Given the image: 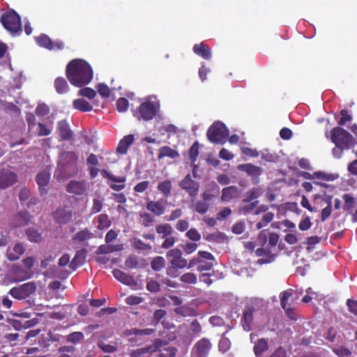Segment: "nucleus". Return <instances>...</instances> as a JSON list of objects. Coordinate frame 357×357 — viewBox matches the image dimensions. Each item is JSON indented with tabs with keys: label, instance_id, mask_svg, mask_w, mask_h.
Returning a JSON list of instances; mask_svg holds the SVG:
<instances>
[{
	"label": "nucleus",
	"instance_id": "6",
	"mask_svg": "<svg viewBox=\"0 0 357 357\" xmlns=\"http://www.w3.org/2000/svg\"><path fill=\"white\" fill-rule=\"evenodd\" d=\"M37 286L34 282H29L18 287L12 288L9 294L15 298L25 299L33 294L36 290Z\"/></svg>",
	"mask_w": 357,
	"mask_h": 357
},
{
	"label": "nucleus",
	"instance_id": "19",
	"mask_svg": "<svg viewBox=\"0 0 357 357\" xmlns=\"http://www.w3.org/2000/svg\"><path fill=\"white\" fill-rule=\"evenodd\" d=\"M57 129L59 137L63 141L73 140V132L70 130L68 123L66 120L59 121L57 123Z\"/></svg>",
	"mask_w": 357,
	"mask_h": 357
},
{
	"label": "nucleus",
	"instance_id": "33",
	"mask_svg": "<svg viewBox=\"0 0 357 357\" xmlns=\"http://www.w3.org/2000/svg\"><path fill=\"white\" fill-rule=\"evenodd\" d=\"M36 41L38 45L45 47L49 50H53V40L46 34H41L36 38Z\"/></svg>",
	"mask_w": 357,
	"mask_h": 357
},
{
	"label": "nucleus",
	"instance_id": "64",
	"mask_svg": "<svg viewBox=\"0 0 357 357\" xmlns=\"http://www.w3.org/2000/svg\"><path fill=\"white\" fill-rule=\"evenodd\" d=\"M176 239L174 236H172V235L164 238V241L161 244V248L162 249H169L174 246V243H176Z\"/></svg>",
	"mask_w": 357,
	"mask_h": 357
},
{
	"label": "nucleus",
	"instance_id": "51",
	"mask_svg": "<svg viewBox=\"0 0 357 357\" xmlns=\"http://www.w3.org/2000/svg\"><path fill=\"white\" fill-rule=\"evenodd\" d=\"M199 143L196 141L193 143L188 151L189 158L192 163H194L197 160V158L199 155Z\"/></svg>",
	"mask_w": 357,
	"mask_h": 357
},
{
	"label": "nucleus",
	"instance_id": "59",
	"mask_svg": "<svg viewBox=\"0 0 357 357\" xmlns=\"http://www.w3.org/2000/svg\"><path fill=\"white\" fill-rule=\"evenodd\" d=\"M96 88L102 97L108 98L110 96V89L106 84L103 83L98 84Z\"/></svg>",
	"mask_w": 357,
	"mask_h": 357
},
{
	"label": "nucleus",
	"instance_id": "3",
	"mask_svg": "<svg viewBox=\"0 0 357 357\" xmlns=\"http://www.w3.org/2000/svg\"><path fill=\"white\" fill-rule=\"evenodd\" d=\"M326 135V137L330 138L336 146V148L333 150L334 155L337 151H340L342 153L343 150L349 149L350 146L354 144L353 136L345 129L339 126L333 128L330 132V135L328 133Z\"/></svg>",
	"mask_w": 357,
	"mask_h": 357
},
{
	"label": "nucleus",
	"instance_id": "25",
	"mask_svg": "<svg viewBox=\"0 0 357 357\" xmlns=\"http://www.w3.org/2000/svg\"><path fill=\"white\" fill-rule=\"evenodd\" d=\"M86 255V250L82 249L76 252L73 260L70 264V268L73 271L84 264Z\"/></svg>",
	"mask_w": 357,
	"mask_h": 357
},
{
	"label": "nucleus",
	"instance_id": "11",
	"mask_svg": "<svg viewBox=\"0 0 357 357\" xmlns=\"http://www.w3.org/2000/svg\"><path fill=\"white\" fill-rule=\"evenodd\" d=\"M52 215L58 224L65 225L71 221L73 218V211L68 206H60L53 212Z\"/></svg>",
	"mask_w": 357,
	"mask_h": 357
},
{
	"label": "nucleus",
	"instance_id": "32",
	"mask_svg": "<svg viewBox=\"0 0 357 357\" xmlns=\"http://www.w3.org/2000/svg\"><path fill=\"white\" fill-rule=\"evenodd\" d=\"M73 107L81 112H90L92 110V105L83 98L75 99L73 101Z\"/></svg>",
	"mask_w": 357,
	"mask_h": 357
},
{
	"label": "nucleus",
	"instance_id": "18",
	"mask_svg": "<svg viewBox=\"0 0 357 357\" xmlns=\"http://www.w3.org/2000/svg\"><path fill=\"white\" fill-rule=\"evenodd\" d=\"M255 308L252 306H248L244 308L243 315L241 319V324L244 331L248 332L252 329L253 313Z\"/></svg>",
	"mask_w": 357,
	"mask_h": 357
},
{
	"label": "nucleus",
	"instance_id": "1",
	"mask_svg": "<svg viewBox=\"0 0 357 357\" xmlns=\"http://www.w3.org/2000/svg\"><path fill=\"white\" fill-rule=\"evenodd\" d=\"M66 74L70 84L77 87L88 84L93 78L91 66L80 59H73L68 63Z\"/></svg>",
	"mask_w": 357,
	"mask_h": 357
},
{
	"label": "nucleus",
	"instance_id": "2",
	"mask_svg": "<svg viewBox=\"0 0 357 357\" xmlns=\"http://www.w3.org/2000/svg\"><path fill=\"white\" fill-rule=\"evenodd\" d=\"M77 159L74 151H63L59 154L57 168L54 172V177L57 181H62L77 172Z\"/></svg>",
	"mask_w": 357,
	"mask_h": 357
},
{
	"label": "nucleus",
	"instance_id": "21",
	"mask_svg": "<svg viewBox=\"0 0 357 357\" xmlns=\"http://www.w3.org/2000/svg\"><path fill=\"white\" fill-rule=\"evenodd\" d=\"M193 52L205 60H210L212 57V52L209 47L202 42L195 44L192 48Z\"/></svg>",
	"mask_w": 357,
	"mask_h": 357
},
{
	"label": "nucleus",
	"instance_id": "30",
	"mask_svg": "<svg viewBox=\"0 0 357 357\" xmlns=\"http://www.w3.org/2000/svg\"><path fill=\"white\" fill-rule=\"evenodd\" d=\"M93 238V234L87 228L77 231L73 237L75 242H84Z\"/></svg>",
	"mask_w": 357,
	"mask_h": 357
},
{
	"label": "nucleus",
	"instance_id": "47",
	"mask_svg": "<svg viewBox=\"0 0 357 357\" xmlns=\"http://www.w3.org/2000/svg\"><path fill=\"white\" fill-rule=\"evenodd\" d=\"M84 337L83 333L77 331L70 333L66 336V340L68 342L73 343L75 344L80 342Z\"/></svg>",
	"mask_w": 357,
	"mask_h": 357
},
{
	"label": "nucleus",
	"instance_id": "14",
	"mask_svg": "<svg viewBox=\"0 0 357 357\" xmlns=\"http://www.w3.org/2000/svg\"><path fill=\"white\" fill-rule=\"evenodd\" d=\"M17 181V175L7 169H0V189H6Z\"/></svg>",
	"mask_w": 357,
	"mask_h": 357
},
{
	"label": "nucleus",
	"instance_id": "41",
	"mask_svg": "<svg viewBox=\"0 0 357 357\" xmlns=\"http://www.w3.org/2000/svg\"><path fill=\"white\" fill-rule=\"evenodd\" d=\"M151 268L155 271H160L165 266V260L161 256L155 257L151 262Z\"/></svg>",
	"mask_w": 357,
	"mask_h": 357
},
{
	"label": "nucleus",
	"instance_id": "60",
	"mask_svg": "<svg viewBox=\"0 0 357 357\" xmlns=\"http://www.w3.org/2000/svg\"><path fill=\"white\" fill-rule=\"evenodd\" d=\"M79 95L86 97L89 99H93L96 96V91L91 88L85 87L79 91Z\"/></svg>",
	"mask_w": 357,
	"mask_h": 357
},
{
	"label": "nucleus",
	"instance_id": "16",
	"mask_svg": "<svg viewBox=\"0 0 357 357\" xmlns=\"http://www.w3.org/2000/svg\"><path fill=\"white\" fill-rule=\"evenodd\" d=\"M89 185L84 181H70L66 185V190L68 193L76 195H86Z\"/></svg>",
	"mask_w": 357,
	"mask_h": 357
},
{
	"label": "nucleus",
	"instance_id": "17",
	"mask_svg": "<svg viewBox=\"0 0 357 357\" xmlns=\"http://www.w3.org/2000/svg\"><path fill=\"white\" fill-rule=\"evenodd\" d=\"M31 220V215L26 211H21L12 218L10 225L13 228H19L27 225Z\"/></svg>",
	"mask_w": 357,
	"mask_h": 357
},
{
	"label": "nucleus",
	"instance_id": "20",
	"mask_svg": "<svg viewBox=\"0 0 357 357\" xmlns=\"http://www.w3.org/2000/svg\"><path fill=\"white\" fill-rule=\"evenodd\" d=\"M36 183L38 185L40 193L42 195L47 194V190L45 188L49 184L50 180V174L48 172L43 171L38 173L36 177Z\"/></svg>",
	"mask_w": 357,
	"mask_h": 357
},
{
	"label": "nucleus",
	"instance_id": "4",
	"mask_svg": "<svg viewBox=\"0 0 357 357\" xmlns=\"http://www.w3.org/2000/svg\"><path fill=\"white\" fill-rule=\"evenodd\" d=\"M3 27L13 36L20 35L22 32L21 17L14 10H8L1 17Z\"/></svg>",
	"mask_w": 357,
	"mask_h": 357
},
{
	"label": "nucleus",
	"instance_id": "43",
	"mask_svg": "<svg viewBox=\"0 0 357 357\" xmlns=\"http://www.w3.org/2000/svg\"><path fill=\"white\" fill-rule=\"evenodd\" d=\"M343 199L344 200L343 209L344 211H350V213H351V210L353 209L356 204L355 198L349 194H344L343 195Z\"/></svg>",
	"mask_w": 357,
	"mask_h": 357
},
{
	"label": "nucleus",
	"instance_id": "24",
	"mask_svg": "<svg viewBox=\"0 0 357 357\" xmlns=\"http://www.w3.org/2000/svg\"><path fill=\"white\" fill-rule=\"evenodd\" d=\"M133 135H128L124 136L119 142V144L116 147V152L122 155L126 154L129 146L133 143Z\"/></svg>",
	"mask_w": 357,
	"mask_h": 357
},
{
	"label": "nucleus",
	"instance_id": "37",
	"mask_svg": "<svg viewBox=\"0 0 357 357\" xmlns=\"http://www.w3.org/2000/svg\"><path fill=\"white\" fill-rule=\"evenodd\" d=\"M155 330L154 328H144V329H137V328H131L127 330L126 331V335L128 336L130 335H151L153 333H155Z\"/></svg>",
	"mask_w": 357,
	"mask_h": 357
},
{
	"label": "nucleus",
	"instance_id": "15",
	"mask_svg": "<svg viewBox=\"0 0 357 357\" xmlns=\"http://www.w3.org/2000/svg\"><path fill=\"white\" fill-rule=\"evenodd\" d=\"M299 175L305 179H317L324 181H333L338 177L337 174L331 173L328 174L321 171L314 172L312 174H310L307 172H301Z\"/></svg>",
	"mask_w": 357,
	"mask_h": 357
},
{
	"label": "nucleus",
	"instance_id": "48",
	"mask_svg": "<svg viewBox=\"0 0 357 357\" xmlns=\"http://www.w3.org/2000/svg\"><path fill=\"white\" fill-rule=\"evenodd\" d=\"M147 353H152V348L149 346L137 349H132L130 351L129 356L130 357H142Z\"/></svg>",
	"mask_w": 357,
	"mask_h": 357
},
{
	"label": "nucleus",
	"instance_id": "42",
	"mask_svg": "<svg viewBox=\"0 0 357 357\" xmlns=\"http://www.w3.org/2000/svg\"><path fill=\"white\" fill-rule=\"evenodd\" d=\"M14 273L16 274L15 280L16 281H23L29 279L31 276V273L27 271L24 270L20 267H17L13 269Z\"/></svg>",
	"mask_w": 357,
	"mask_h": 357
},
{
	"label": "nucleus",
	"instance_id": "27",
	"mask_svg": "<svg viewBox=\"0 0 357 357\" xmlns=\"http://www.w3.org/2000/svg\"><path fill=\"white\" fill-rule=\"evenodd\" d=\"M114 277L119 282L124 284L130 285L134 282V278L132 276L128 275L125 272L119 270L114 269L112 271Z\"/></svg>",
	"mask_w": 357,
	"mask_h": 357
},
{
	"label": "nucleus",
	"instance_id": "5",
	"mask_svg": "<svg viewBox=\"0 0 357 357\" xmlns=\"http://www.w3.org/2000/svg\"><path fill=\"white\" fill-rule=\"evenodd\" d=\"M206 135L211 142L223 144L229 136V130L223 123L216 121L208 128Z\"/></svg>",
	"mask_w": 357,
	"mask_h": 357
},
{
	"label": "nucleus",
	"instance_id": "22",
	"mask_svg": "<svg viewBox=\"0 0 357 357\" xmlns=\"http://www.w3.org/2000/svg\"><path fill=\"white\" fill-rule=\"evenodd\" d=\"M146 209L156 216L162 215L165 211L163 199H161L158 201H148L146 202Z\"/></svg>",
	"mask_w": 357,
	"mask_h": 357
},
{
	"label": "nucleus",
	"instance_id": "7",
	"mask_svg": "<svg viewBox=\"0 0 357 357\" xmlns=\"http://www.w3.org/2000/svg\"><path fill=\"white\" fill-rule=\"evenodd\" d=\"M166 257L170 265L176 266L179 269L184 268L188 265L187 259L183 257L182 251L178 248L168 250L166 253Z\"/></svg>",
	"mask_w": 357,
	"mask_h": 357
},
{
	"label": "nucleus",
	"instance_id": "36",
	"mask_svg": "<svg viewBox=\"0 0 357 357\" xmlns=\"http://www.w3.org/2000/svg\"><path fill=\"white\" fill-rule=\"evenodd\" d=\"M25 233L28 239L31 242L40 243L43 240L41 234L34 227H29Z\"/></svg>",
	"mask_w": 357,
	"mask_h": 357
},
{
	"label": "nucleus",
	"instance_id": "40",
	"mask_svg": "<svg viewBox=\"0 0 357 357\" xmlns=\"http://www.w3.org/2000/svg\"><path fill=\"white\" fill-rule=\"evenodd\" d=\"M192 207L197 213L203 215L208 211L210 204L204 201L199 200L192 205Z\"/></svg>",
	"mask_w": 357,
	"mask_h": 357
},
{
	"label": "nucleus",
	"instance_id": "29",
	"mask_svg": "<svg viewBox=\"0 0 357 357\" xmlns=\"http://www.w3.org/2000/svg\"><path fill=\"white\" fill-rule=\"evenodd\" d=\"M155 231L164 239L174 233V229L169 223L159 224L155 226Z\"/></svg>",
	"mask_w": 357,
	"mask_h": 357
},
{
	"label": "nucleus",
	"instance_id": "8",
	"mask_svg": "<svg viewBox=\"0 0 357 357\" xmlns=\"http://www.w3.org/2000/svg\"><path fill=\"white\" fill-rule=\"evenodd\" d=\"M179 186L184 190L191 197L198 195L199 184L197 181L192 179L190 174H188L180 182Z\"/></svg>",
	"mask_w": 357,
	"mask_h": 357
},
{
	"label": "nucleus",
	"instance_id": "56",
	"mask_svg": "<svg viewBox=\"0 0 357 357\" xmlns=\"http://www.w3.org/2000/svg\"><path fill=\"white\" fill-rule=\"evenodd\" d=\"M181 281L184 283L195 284L197 283V279L195 274L186 273L181 277Z\"/></svg>",
	"mask_w": 357,
	"mask_h": 357
},
{
	"label": "nucleus",
	"instance_id": "53",
	"mask_svg": "<svg viewBox=\"0 0 357 357\" xmlns=\"http://www.w3.org/2000/svg\"><path fill=\"white\" fill-rule=\"evenodd\" d=\"M291 296L292 293L290 289L282 292L280 295V305L283 310H286L287 307H289L290 304L288 303V300Z\"/></svg>",
	"mask_w": 357,
	"mask_h": 357
},
{
	"label": "nucleus",
	"instance_id": "9",
	"mask_svg": "<svg viewBox=\"0 0 357 357\" xmlns=\"http://www.w3.org/2000/svg\"><path fill=\"white\" fill-rule=\"evenodd\" d=\"M211 348V341L206 337H203L195 344L192 353L196 357H207Z\"/></svg>",
	"mask_w": 357,
	"mask_h": 357
},
{
	"label": "nucleus",
	"instance_id": "44",
	"mask_svg": "<svg viewBox=\"0 0 357 357\" xmlns=\"http://www.w3.org/2000/svg\"><path fill=\"white\" fill-rule=\"evenodd\" d=\"M98 223L97 227L100 230L108 228L111 225L108 215L104 213L98 216Z\"/></svg>",
	"mask_w": 357,
	"mask_h": 357
},
{
	"label": "nucleus",
	"instance_id": "57",
	"mask_svg": "<svg viewBox=\"0 0 357 357\" xmlns=\"http://www.w3.org/2000/svg\"><path fill=\"white\" fill-rule=\"evenodd\" d=\"M185 236L192 241H199L201 239V234L197 229L191 228L185 233Z\"/></svg>",
	"mask_w": 357,
	"mask_h": 357
},
{
	"label": "nucleus",
	"instance_id": "28",
	"mask_svg": "<svg viewBox=\"0 0 357 357\" xmlns=\"http://www.w3.org/2000/svg\"><path fill=\"white\" fill-rule=\"evenodd\" d=\"M24 247L22 243H16L12 251H7L6 255L10 261H15L20 259V256L24 254Z\"/></svg>",
	"mask_w": 357,
	"mask_h": 357
},
{
	"label": "nucleus",
	"instance_id": "63",
	"mask_svg": "<svg viewBox=\"0 0 357 357\" xmlns=\"http://www.w3.org/2000/svg\"><path fill=\"white\" fill-rule=\"evenodd\" d=\"M333 352L339 357H347L351 354V351L344 347L333 349Z\"/></svg>",
	"mask_w": 357,
	"mask_h": 357
},
{
	"label": "nucleus",
	"instance_id": "55",
	"mask_svg": "<svg viewBox=\"0 0 357 357\" xmlns=\"http://www.w3.org/2000/svg\"><path fill=\"white\" fill-rule=\"evenodd\" d=\"M125 265L130 269L137 268L139 266L138 257L133 255H129L125 261Z\"/></svg>",
	"mask_w": 357,
	"mask_h": 357
},
{
	"label": "nucleus",
	"instance_id": "34",
	"mask_svg": "<svg viewBox=\"0 0 357 357\" xmlns=\"http://www.w3.org/2000/svg\"><path fill=\"white\" fill-rule=\"evenodd\" d=\"M268 349L267 341L264 339H259L254 346L253 350L257 357H260L264 351Z\"/></svg>",
	"mask_w": 357,
	"mask_h": 357
},
{
	"label": "nucleus",
	"instance_id": "61",
	"mask_svg": "<svg viewBox=\"0 0 357 357\" xmlns=\"http://www.w3.org/2000/svg\"><path fill=\"white\" fill-rule=\"evenodd\" d=\"M167 344L165 341L161 339H156L154 340L153 345H149V347L152 348V353L161 351L163 347Z\"/></svg>",
	"mask_w": 357,
	"mask_h": 357
},
{
	"label": "nucleus",
	"instance_id": "50",
	"mask_svg": "<svg viewBox=\"0 0 357 357\" xmlns=\"http://www.w3.org/2000/svg\"><path fill=\"white\" fill-rule=\"evenodd\" d=\"M101 175L104 178H107L114 182L116 183H125L126 181V178L125 176H116L110 173H109L106 169H101L100 171Z\"/></svg>",
	"mask_w": 357,
	"mask_h": 357
},
{
	"label": "nucleus",
	"instance_id": "10",
	"mask_svg": "<svg viewBox=\"0 0 357 357\" xmlns=\"http://www.w3.org/2000/svg\"><path fill=\"white\" fill-rule=\"evenodd\" d=\"M138 113L139 114V119L149 121L156 115L157 109L153 102H144L139 105Z\"/></svg>",
	"mask_w": 357,
	"mask_h": 357
},
{
	"label": "nucleus",
	"instance_id": "49",
	"mask_svg": "<svg viewBox=\"0 0 357 357\" xmlns=\"http://www.w3.org/2000/svg\"><path fill=\"white\" fill-rule=\"evenodd\" d=\"M190 330L194 337H199L201 335L202 328L197 319H195L190 323Z\"/></svg>",
	"mask_w": 357,
	"mask_h": 357
},
{
	"label": "nucleus",
	"instance_id": "46",
	"mask_svg": "<svg viewBox=\"0 0 357 357\" xmlns=\"http://www.w3.org/2000/svg\"><path fill=\"white\" fill-rule=\"evenodd\" d=\"M174 312L176 314L181 315L182 317H187V316H195L196 315V311L189 308L186 306H179L178 307H176L174 309Z\"/></svg>",
	"mask_w": 357,
	"mask_h": 357
},
{
	"label": "nucleus",
	"instance_id": "26",
	"mask_svg": "<svg viewBox=\"0 0 357 357\" xmlns=\"http://www.w3.org/2000/svg\"><path fill=\"white\" fill-rule=\"evenodd\" d=\"M263 192L264 191L262 188L259 186L252 188L246 192L245 197L242 200V203H248L255 201L263 194Z\"/></svg>",
	"mask_w": 357,
	"mask_h": 357
},
{
	"label": "nucleus",
	"instance_id": "13",
	"mask_svg": "<svg viewBox=\"0 0 357 357\" xmlns=\"http://www.w3.org/2000/svg\"><path fill=\"white\" fill-rule=\"evenodd\" d=\"M272 248L266 245L256 250V255L261 257L257 260L258 264H269L275 259L277 255L273 252Z\"/></svg>",
	"mask_w": 357,
	"mask_h": 357
},
{
	"label": "nucleus",
	"instance_id": "23",
	"mask_svg": "<svg viewBox=\"0 0 357 357\" xmlns=\"http://www.w3.org/2000/svg\"><path fill=\"white\" fill-rule=\"evenodd\" d=\"M240 192L236 186L231 185L222 189L221 199L223 202H229L233 199L238 198Z\"/></svg>",
	"mask_w": 357,
	"mask_h": 357
},
{
	"label": "nucleus",
	"instance_id": "38",
	"mask_svg": "<svg viewBox=\"0 0 357 357\" xmlns=\"http://www.w3.org/2000/svg\"><path fill=\"white\" fill-rule=\"evenodd\" d=\"M244 204V205H242L239 207L238 211L241 214L247 215L251 213L256 208L259 204V201L255 200L253 202Z\"/></svg>",
	"mask_w": 357,
	"mask_h": 357
},
{
	"label": "nucleus",
	"instance_id": "62",
	"mask_svg": "<svg viewBox=\"0 0 357 357\" xmlns=\"http://www.w3.org/2000/svg\"><path fill=\"white\" fill-rule=\"evenodd\" d=\"M139 215H140V218H142V220H143L142 225L145 227H148L153 224L154 219H153V217L150 213H140Z\"/></svg>",
	"mask_w": 357,
	"mask_h": 357
},
{
	"label": "nucleus",
	"instance_id": "39",
	"mask_svg": "<svg viewBox=\"0 0 357 357\" xmlns=\"http://www.w3.org/2000/svg\"><path fill=\"white\" fill-rule=\"evenodd\" d=\"M158 190L164 195L168 197L171 194L172 183L169 180L160 182L158 185Z\"/></svg>",
	"mask_w": 357,
	"mask_h": 357
},
{
	"label": "nucleus",
	"instance_id": "45",
	"mask_svg": "<svg viewBox=\"0 0 357 357\" xmlns=\"http://www.w3.org/2000/svg\"><path fill=\"white\" fill-rule=\"evenodd\" d=\"M225 333L222 334L218 344L219 351L225 353L231 348V341L229 339L225 336Z\"/></svg>",
	"mask_w": 357,
	"mask_h": 357
},
{
	"label": "nucleus",
	"instance_id": "54",
	"mask_svg": "<svg viewBox=\"0 0 357 357\" xmlns=\"http://www.w3.org/2000/svg\"><path fill=\"white\" fill-rule=\"evenodd\" d=\"M176 353L177 349L174 347H164L159 351L158 357H176Z\"/></svg>",
	"mask_w": 357,
	"mask_h": 357
},
{
	"label": "nucleus",
	"instance_id": "58",
	"mask_svg": "<svg viewBox=\"0 0 357 357\" xmlns=\"http://www.w3.org/2000/svg\"><path fill=\"white\" fill-rule=\"evenodd\" d=\"M129 105L128 100L125 98H119L116 100V109L119 112H126Z\"/></svg>",
	"mask_w": 357,
	"mask_h": 357
},
{
	"label": "nucleus",
	"instance_id": "52",
	"mask_svg": "<svg viewBox=\"0 0 357 357\" xmlns=\"http://www.w3.org/2000/svg\"><path fill=\"white\" fill-rule=\"evenodd\" d=\"M132 245L136 250H151L152 248L151 245L145 243L142 240L137 238H133Z\"/></svg>",
	"mask_w": 357,
	"mask_h": 357
},
{
	"label": "nucleus",
	"instance_id": "12",
	"mask_svg": "<svg viewBox=\"0 0 357 357\" xmlns=\"http://www.w3.org/2000/svg\"><path fill=\"white\" fill-rule=\"evenodd\" d=\"M238 169L245 172L248 176H251L253 184H257L259 182V176L263 172L261 167L254 165L251 163L239 165L238 166Z\"/></svg>",
	"mask_w": 357,
	"mask_h": 357
},
{
	"label": "nucleus",
	"instance_id": "35",
	"mask_svg": "<svg viewBox=\"0 0 357 357\" xmlns=\"http://www.w3.org/2000/svg\"><path fill=\"white\" fill-rule=\"evenodd\" d=\"M54 88L59 94H63L68 91V84L66 79L61 77H58L54 81Z\"/></svg>",
	"mask_w": 357,
	"mask_h": 357
},
{
	"label": "nucleus",
	"instance_id": "31",
	"mask_svg": "<svg viewBox=\"0 0 357 357\" xmlns=\"http://www.w3.org/2000/svg\"><path fill=\"white\" fill-rule=\"evenodd\" d=\"M179 156L178 151L172 149L170 146H164L159 149L158 158L162 159L164 157H169L170 158H176Z\"/></svg>",
	"mask_w": 357,
	"mask_h": 357
}]
</instances>
